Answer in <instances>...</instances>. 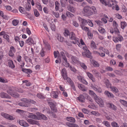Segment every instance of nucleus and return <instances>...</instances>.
Segmentation results:
<instances>
[{
	"label": "nucleus",
	"mask_w": 127,
	"mask_h": 127,
	"mask_svg": "<svg viewBox=\"0 0 127 127\" xmlns=\"http://www.w3.org/2000/svg\"><path fill=\"white\" fill-rule=\"evenodd\" d=\"M121 28L124 29L127 26V24L125 21L121 22Z\"/></svg>",
	"instance_id": "31"
},
{
	"label": "nucleus",
	"mask_w": 127,
	"mask_h": 127,
	"mask_svg": "<svg viewBox=\"0 0 127 127\" xmlns=\"http://www.w3.org/2000/svg\"><path fill=\"white\" fill-rule=\"evenodd\" d=\"M19 123L20 125L24 127H27L29 126L28 124L23 120L19 121Z\"/></svg>",
	"instance_id": "16"
},
{
	"label": "nucleus",
	"mask_w": 127,
	"mask_h": 127,
	"mask_svg": "<svg viewBox=\"0 0 127 127\" xmlns=\"http://www.w3.org/2000/svg\"><path fill=\"white\" fill-rule=\"evenodd\" d=\"M30 3H28L26 5V8L28 10H29L31 9V7Z\"/></svg>",
	"instance_id": "54"
},
{
	"label": "nucleus",
	"mask_w": 127,
	"mask_h": 127,
	"mask_svg": "<svg viewBox=\"0 0 127 127\" xmlns=\"http://www.w3.org/2000/svg\"><path fill=\"white\" fill-rule=\"evenodd\" d=\"M47 101H48L49 100ZM48 103L51 108V110L55 112H56L57 111V109L54 103L48 101Z\"/></svg>",
	"instance_id": "10"
},
{
	"label": "nucleus",
	"mask_w": 127,
	"mask_h": 127,
	"mask_svg": "<svg viewBox=\"0 0 127 127\" xmlns=\"http://www.w3.org/2000/svg\"><path fill=\"white\" fill-rule=\"evenodd\" d=\"M82 49L84 50V52L82 53V55L84 57L91 59L92 56L91 55L92 54L90 51L88 49L86 45L84 46H83Z\"/></svg>",
	"instance_id": "5"
},
{
	"label": "nucleus",
	"mask_w": 127,
	"mask_h": 127,
	"mask_svg": "<svg viewBox=\"0 0 127 127\" xmlns=\"http://www.w3.org/2000/svg\"><path fill=\"white\" fill-rule=\"evenodd\" d=\"M19 22V21L18 20L14 19L12 21V23L13 26H16L18 24Z\"/></svg>",
	"instance_id": "40"
},
{
	"label": "nucleus",
	"mask_w": 127,
	"mask_h": 127,
	"mask_svg": "<svg viewBox=\"0 0 127 127\" xmlns=\"http://www.w3.org/2000/svg\"><path fill=\"white\" fill-rule=\"evenodd\" d=\"M22 71L26 73H31L32 72V71L31 70H30L29 69H22Z\"/></svg>",
	"instance_id": "45"
},
{
	"label": "nucleus",
	"mask_w": 127,
	"mask_h": 127,
	"mask_svg": "<svg viewBox=\"0 0 127 127\" xmlns=\"http://www.w3.org/2000/svg\"><path fill=\"white\" fill-rule=\"evenodd\" d=\"M19 11L22 13L25 14L26 13L25 11L24 10V8L22 7H20L19 9Z\"/></svg>",
	"instance_id": "56"
},
{
	"label": "nucleus",
	"mask_w": 127,
	"mask_h": 127,
	"mask_svg": "<svg viewBox=\"0 0 127 127\" xmlns=\"http://www.w3.org/2000/svg\"><path fill=\"white\" fill-rule=\"evenodd\" d=\"M85 98L88 100L89 101L92 102L93 101V100L92 98L90 97V96H88V95H86V97H85Z\"/></svg>",
	"instance_id": "52"
},
{
	"label": "nucleus",
	"mask_w": 127,
	"mask_h": 127,
	"mask_svg": "<svg viewBox=\"0 0 127 127\" xmlns=\"http://www.w3.org/2000/svg\"><path fill=\"white\" fill-rule=\"evenodd\" d=\"M83 10L84 16L86 17L90 16L97 13L96 8L94 6L91 7L89 6H85Z\"/></svg>",
	"instance_id": "1"
},
{
	"label": "nucleus",
	"mask_w": 127,
	"mask_h": 127,
	"mask_svg": "<svg viewBox=\"0 0 127 127\" xmlns=\"http://www.w3.org/2000/svg\"><path fill=\"white\" fill-rule=\"evenodd\" d=\"M89 93L91 95L94 96V97L97 96L96 94L92 90H89Z\"/></svg>",
	"instance_id": "50"
},
{
	"label": "nucleus",
	"mask_w": 127,
	"mask_h": 127,
	"mask_svg": "<svg viewBox=\"0 0 127 127\" xmlns=\"http://www.w3.org/2000/svg\"><path fill=\"white\" fill-rule=\"evenodd\" d=\"M114 32L117 36H115L113 37V40L115 43L118 42L119 41H121L123 40L122 36L120 34V32L118 27L115 28L114 29Z\"/></svg>",
	"instance_id": "2"
},
{
	"label": "nucleus",
	"mask_w": 127,
	"mask_h": 127,
	"mask_svg": "<svg viewBox=\"0 0 127 127\" xmlns=\"http://www.w3.org/2000/svg\"><path fill=\"white\" fill-rule=\"evenodd\" d=\"M111 125L113 127H119L117 123L115 121L111 123Z\"/></svg>",
	"instance_id": "46"
},
{
	"label": "nucleus",
	"mask_w": 127,
	"mask_h": 127,
	"mask_svg": "<svg viewBox=\"0 0 127 127\" xmlns=\"http://www.w3.org/2000/svg\"><path fill=\"white\" fill-rule=\"evenodd\" d=\"M94 98L95 101L99 104L100 107H103L104 106V102L101 98L99 96H96L94 97Z\"/></svg>",
	"instance_id": "9"
},
{
	"label": "nucleus",
	"mask_w": 127,
	"mask_h": 127,
	"mask_svg": "<svg viewBox=\"0 0 127 127\" xmlns=\"http://www.w3.org/2000/svg\"><path fill=\"white\" fill-rule=\"evenodd\" d=\"M36 96L39 99H44L45 98V97L44 96L43 94L41 93L37 94Z\"/></svg>",
	"instance_id": "26"
},
{
	"label": "nucleus",
	"mask_w": 127,
	"mask_h": 127,
	"mask_svg": "<svg viewBox=\"0 0 127 127\" xmlns=\"http://www.w3.org/2000/svg\"><path fill=\"white\" fill-rule=\"evenodd\" d=\"M34 42L33 39H32V44H34ZM33 45L34 47L33 49L32 48V54H33L35 52L38 53L39 52V50L36 47H35L34 44H33Z\"/></svg>",
	"instance_id": "28"
},
{
	"label": "nucleus",
	"mask_w": 127,
	"mask_h": 127,
	"mask_svg": "<svg viewBox=\"0 0 127 127\" xmlns=\"http://www.w3.org/2000/svg\"><path fill=\"white\" fill-rule=\"evenodd\" d=\"M121 44H118L116 46V48L117 50H119L120 48L121 47Z\"/></svg>",
	"instance_id": "58"
},
{
	"label": "nucleus",
	"mask_w": 127,
	"mask_h": 127,
	"mask_svg": "<svg viewBox=\"0 0 127 127\" xmlns=\"http://www.w3.org/2000/svg\"><path fill=\"white\" fill-rule=\"evenodd\" d=\"M3 37L4 38L6 39L8 42H9V36L8 34H5L3 35Z\"/></svg>",
	"instance_id": "53"
},
{
	"label": "nucleus",
	"mask_w": 127,
	"mask_h": 127,
	"mask_svg": "<svg viewBox=\"0 0 127 127\" xmlns=\"http://www.w3.org/2000/svg\"><path fill=\"white\" fill-rule=\"evenodd\" d=\"M105 84L106 87L108 88H110L112 87L111 84L109 80L108 79H107L105 81Z\"/></svg>",
	"instance_id": "25"
},
{
	"label": "nucleus",
	"mask_w": 127,
	"mask_h": 127,
	"mask_svg": "<svg viewBox=\"0 0 127 127\" xmlns=\"http://www.w3.org/2000/svg\"><path fill=\"white\" fill-rule=\"evenodd\" d=\"M71 87L74 91H76V90L74 83L70 85Z\"/></svg>",
	"instance_id": "64"
},
{
	"label": "nucleus",
	"mask_w": 127,
	"mask_h": 127,
	"mask_svg": "<svg viewBox=\"0 0 127 127\" xmlns=\"http://www.w3.org/2000/svg\"><path fill=\"white\" fill-rule=\"evenodd\" d=\"M66 14L67 16H68V17H72L74 16L73 14H72L71 13L68 11H66Z\"/></svg>",
	"instance_id": "48"
},
{
	"label": "nucleus",
	"mask_w": 127,
	"mask_h": 127,
	"mask_svg": "<svg viewBox=\"0 0 127 127\" xmlns=\"http://www.w3.org/2000/svg\"><path fill=\"white\" fill-rule=\"evenodd\" d=\"M104 94L108 98H113L114 97L112 93L109 92L108 91H105L104 92Z\"/></svg>",
	"instance_id": "13"
},
{
	"label": "nucleus",
	"mask_w": 127,
	"mask_h": 127,
	"mask_svg": "<svg viewBox=\"0 0 127 127\" xmlns=\"http://www.w3.org/2000/svg\"><path fill=\"white\" fill-rule=\"evenodd\" d=\"M87 24L91 27H92L94 26V24L92 22V21L90 19L87 20Z\"/></svg>",
	"instance_id": "36"
},
{
	"label": "nucleus",
	"mask_w": 127,
	"mask_h": 127,
	"mask_svg": "<svg viewBox=\"0 0 127 127\" xmlns=\"http://www.w3.org/2000/svg\"><path fill=\"white\" fill-rule=\"evenodd\" d=\"M85 99L84 96L82 95H79V97H77V99H78L80 102L82 103L85 102Z\"/></svg>",
	"instance_id": "18"
},
{
	"label": "nucleus",
	"mask_w": 127,
	"mask_h": 127,
	"mask_svg": "<svg viewBox=\"0 0 127 127\" xmlns=\"http://www.w3.org/2000/svg\"><path fill=\"white\" fill-rule=\"evenodd\" d=\"M93 71H94V72H95V73L94 74L95 77L96 78H100L101 77V75L97 71L96 72V70L95 69L93 70Z\"/></svg>",
	"instance_id": "33"
},
{
	"label": "nucleus",
	"mask_w": 127,
	"mask_h": 127,
	"mask_svg": "<svg viewBox=\"0 0 127 127\" xmlns=\"http://www.w3.org/2000/svg\"><path fill=\"white\" fill-rule=\"evenodd\" d=\"M68 10L72 12H74L75 10L74 8L72 7H70L68 8Z\"/></svg>",
	"instance_id": "63"
},
{
	"label": "nucleus",
	"mask_w": 127,
	"mask_h": 127,
	"mask_svg": "<svg viewBox=\"0 0 127 127\" xmlns=\"http://www.w3.org/2000/svg\"><path fill=\"white\" fill-rule=\"evenodd\" d=\"M36 114L39 116V119L40 120V119L44 120H47V118L43 114L39 112H37L36 113Z\"/></svg>",
	"instance_id": "15"
},
{
	"label": "nucleus",
	"mask_w": 127,
	"mask_h": 127,
	"mask_svg": "<svg viewBox=\"0 0 127 127\" xmlns=\"http://www.w3.org/2000/svg\"><path fill=\"white\" fill-rule=\"evenodd\" d=\"M26 43L28 45H32V38L30 37L28 38L26 41Z\"/></svg>",
	"instance_id": "30"
},
{
	"label": "nucleus",
	"mask_w": 127,
	"mask_h": 127,
	"mask_svg": "<svg viewBox=\"0 0 127 127\" xmlns=\"http://www.w3.org/2000/svg\"><path fill=\"white\" fill-rule=\"evenodd\" d=\"M55 3V9L56 10L58 11L59 9L60 4L57 1H56Z\"/></svg>",
	"instance_id": "43"
},
{
	"label": "nucleus",
	"mask_w": 127,
	"mask_h": 127,
	"mask_svg": "<svg viewBox=\"0 0 127 127\" xmlns=\"http://www.w3.org/2000/svg\"><path fill=\"white\" fill-rule=\"evenodd\" d=\"M0 95L1 97L2 98H11L6 93L4 92H1Z\"/></svg>",
	"instance_id": "19"
},
{
	"label": "nucleus",
	"mask_w": 127,
	"mask_h": 127,
	"mask_svg": "<svg viewBox=\"0 0 127 127\" xmlns=\"http://www.w3.org/2000/svg\"><path fill=\"white\" fill-rule=\"evenodd\" d=\"M16 112L20 114L23 118L26 119H27L28 118H31L32 117V114L28 112L19 109H17Z\"/></svg>",
	"instance_id": "3"
},
{
	"label": "nucleus",
	"mask_w": 127,
	"mask_h": 127,
	"mask_svg": "<svg viewBox=\"0 0 127 127\" xmlns=\"http://www.w3.org/2000/svg\"><path fill=\"white\" fill-rule=\"evenodd\" d=\"M61 6L63 7L65 6V4L67 3L65 0H61Z\"/></svg>",
	"instance_id": "49"
},
{
	"label": "nucleus",
	"mask_w": 127,
	"mask_h": 127,
	"mask_svg": "<svg viewBox=\"0 0 127 127\" xmlns=\"http://www.w3.org/2000/svg\"><path fill=\"white\" fill-rule=\"evenodd\" d=\"M120 102L125 106L127 107V101L124 100L120 99Z\"/></svg>",
	"instance_id": "34"
},
{
	"label": "nucleus",
	"mask_w": 127,
	"mask_h": 127,
	"mask_svg": "<svg viewBox=\"0 0 127 127\" xmlns=\"http://www.w3.org/2000/svg\"><path fill=\"white\" fill-rule=\"evenodd\" d=\"M79 64H80L81 66L84 69L86 70L87 69V66L84 63H82L80 62Z\"/></svg>",
	"instance_id": "38"
},
{
	"label": "nucleus",
	"mask_w": 127,
	"mask_h": 127,
	"mask_svg": "<svg viewBox=\"0 0 127 127\" xmlns=\"http://www.w3.org/2000/svg\"><path fill=\"white\" fill-rule=\"evenodd\" d=\"M8 65L11 68H13L15 67L13 61L11 60H9L8 61Z\"/></svg>",
	"instance_id": "17"
},
{
	"label": "nucleus",
	"mask_w": 127,
	"mask_h": 127,
	"mask_svg": "<svg viewBox=\"0 0 127 127\" xmlns=\"http://www.w3.org/2000/svg\"><path fill=\"white\" fill-rule=\"evenodd\" d=\"M61 55L62 56L63 59L64 61H66V58L65 56V54L63 52L61 51L60 53Z\"/></svg>",
	"instance_id": "44"
},
{
	"label": "nucleus",
	"mask_w": 127,
	"mask_h": 127,
	"mask_svg": "<svg viewBox=\"0 0 127 127\" xmlns=\"http://www.w3.org/2000/svg\"><path fill=\"white\" fill-rule=\"evenodd\" d=\"M79 20L80 23V26L83 30H84L83 28L87 24V20L85 19L80 18H79Z\"/></svg>",
	"instance_id": "11"
},
{
	"label": "nucleus",
	"mask_w": 127,
	"mask_h": 127,
	"mask_svg": "<svg viewBox=\"0 0 127 127\" xmlns=\"http://www.w3.org/2000/svg\"><path fill=\"white\" fill-rule=\"evenodd\" d=\"M57 39L60 42H64V38L63 37L61 36L60 34H57Z\"/></svg>",
	"instance_id": "23"
},
{
	"label": "nucleus",
	"mask_w": 127,
	"mask_h": 127,
	"mask_svg": "<svg viewBox=\"0 0 127 127\" xmlns=\"http://www.w3.org/2000/svg\"><path fill=\"white\" fill-rule=\"evenodd\" d=\"M21 100L22 102L19 103L18 104L22 106H28L27 104H29L31 101V99L25 98L21 99Z\"/></svg>",
	"instance_id": "8"
},
{
	"label": "nucleus",
	"mask_w": 127,
	"mask_h": 127,
	"mask_svg": "<svg viewBox=\"0 0 127 127\" xmlns=\"http://www.w3.org/2000/svg\"><path fill=\"white\" fill-rule=\"evenodd\" d=\"M93 88L98 93H100L102 92V89L100 87H98L97 86H93Z\"/></svg>",
	"instance_id": "20"
},
{
	"label": "nucleus",
	"mask_w": 127,
	"mask_h": 127,
	"mask_svg": "<svg viewBox=\"0 0 127 127\" xmlns=\"http://www.w3.org/2000/svg\"><path fill=\"white\" fill-rule=\"evenodd\" d=\"M98 30L99 32L102 34H103L105 32V29L102 27H98Z\"/></svg>",
	"instance_id": "32"
},
{
	"label": "nucleus",
	"mask_w": 127,
	"mask_h": 127,
	"mask_svg": "<svg viewBox=\"0 0 127 127\" xmlns=\"http://www.w3.org/2000/svg\"><path fill=\"white\" fill-rule=\"evenodd\" d=\"M73 24L76 27H77L79 26L78 23L75 21H73Z\"/></svg>",
	"instance_id": "62"
},
{
	"label": "nucleus",
	"mask_w": 127,
	"mask_h": 127,
	"mask_svg": "<svg viewBox=\"0 0 127 127\" xmlns=\"http://www.w3.org/2000/svg\"><path fill=\"white\" fill-rule=\"evenodd\" d=\"M110 89L113 92L116 93H117L119 92V90L118 89L115 87L113 86Z\"/></svg>",
	"instance_id": "35"
},
{
	"label": "nucleus",
	"mask_w": 127,
	"mask_h": 127,
	"mask_svg": "<svg viewBox=\"0 0 127 127\" xmlns=\"http://www.w3.org/2000/svg\"><path fill=\"white\" fill-rule=\"evenodd\" d=\"M66 119L68 121L72 122L73 123H74L75 122V119L73 117H66Z\"/></svg>",
	"instance_id": "24"
},
{
	"label": "nucleus",
	"mask_w": 127,
	"mask_h": 127,
	"mask_svg": "<svg viewBox=\"0 0 127 127\" xmlns=\"http://www.w3.org/2000/svg\"><path fill=\"white\" fill-rule=\"evenodd\" d=\"M87 74L89 77L91 79L93 82H95V78L93 77V75L89 72L87 73Z\"/></svg>",
	"instance_id": "29"
},
{
	"label": "nucleus",
	"mask_w": 127,
	"mask_h": 127,
	"mask_svg": "<svg viewBox=\"0 0 127 127\" xmlns=\"http://www.w3.org/2000/svg\"><path fill=\"white\" fill-rule=\"evenodd\" d=\"M62 75L63 78L64 80H66L67 82L70 85L74 83L71 78L67 76V72L66 69L65 68L63 69L61 71Z\"/></svg>",
	"instance_id": "4"
},
{
	"label": "nucleus",
	"mask_w": 127,
	"mask_h": 127,
	"mask_svg": "<svg viewBox=\"0 0 127 127\" xmlns=\"http://www.w3.org/2000/svg\"><path fill=\"white\" fill-rule=\"evenodd\" d=\"M102 123L107 127H111V125L110 123L107 121H104Z\"/></svg>",
	"instance_id": "41"
},
{
	"label": "nucleus",
	"mask_w": 127,
	"mask_h": 127,
	"mask_svg": "<svg viewBox=\"0 0 127 127\" xmlns=\"http://www.w3.org/2000/svg\"><path fill=\"white\" fill-rule=\"evenodd\" d=\"M115 3L113 2V1H111L108 2L107 4V5L109 7H112L113 9H114L115 8Z\"/></svg>",
	"instance_id": "21"
},
{
	"label": "nucleus",
	"mask_w": 127,
	"mask_h": 127,
	"mask_svg": "<svg viewBox=\"0 0 127 127\" xmlns=\"http://www.w3.org/2000/svg\"><path fill=\"white\" fill-rule=\"evenodd\" d=\"M71 33L69 35L70 39L72 40H75V41H72L71 43L75 44L76 43L77 45H80V43L79 42V39L75 37V34L73 32H71Z\"/></svg>",
	"instance_id": "7"
},
{
	"label": "nucleus",
	"mask_w": 127,
	"mask_h": 127,
	"mask_svg": "<svg viewBox=\"0 0 127 127\" xmlns=\"http://www.w3.org/2000/svg\"><path fill=\"white\" fill-rule=\"evenodd\" d=\"M34 14L35 16L36 17H38L40 15V14L36 9L33 10Z\"/></svg>",
	"instance_id": "39"
},
{
	"label": "nucleus",
	"mask_w": 127,
	"mask_h": 127,
	"mask_svg": "<svg viewBox=\"0 0 127 127\" xmlns=\"http://www.w3.org/2000/svg\"><path fill=\"white\" fill-rule=\"evenodd\" d=\"M32 119H36V120H39V116H36L34 114H33L32 113Z\"/></svg>",
	"instance_id": "57"
},
{
	"label": "nucleus",
	"mask_w": 127,
	"mask_h": 127,
	"mask_svg": "<svg viewBox=\"0 0 127 127\" xmlns=\"http://www.w3.org/2000/svg\"><path fill=\"white\" fill-rule=\"evenodd\" d=\"M45 52L43 48H42L40 52V54L41 56L42 57H44L45 56Z\"/></svg>",
	"instance_id": "60"
},
{
	"label": "nucleus",
	"mask_w": 127,
	"mask_h": 127,
	"mask_svg": "<svg viewBox=\"0 0 127 127\" xmlns=\"http://www.w3.org/2000/svg\"><path fill=\"white\" fill-rule=\"evenodd\" d=\"M107 106L109 108L116 111L117 110V107L115 105L111 103H108L106 104Z\"/></svg>",
	"instance_id": "12"
},
{
	"label": "nucleus",
	"mask_w": 127,
	"mask_h": 127,
	"mask_svg": "<svg viewBox=\"0 0 127 127\" xmlns=\"http://www.w3.org/2000/svg\"><path fill=\"white\" fill-rule=\"evenodd\" d=\"M1 115L4 118L7 119L8 116V114L4 112H2L1 113Z\"/></svg>",
	"instance_id": "55"
},
{
	"label": "nucleus",
	"mask_w": 127,
	"mask_h": 127,
	"mask_svg": "<svg viewBox=\"0 0 127 127\" xmlns=\"http://www.w3.org/2000/svg\"><path fill=\"white\" fill-rule=\"evenodd\" d=\"M94 22L99 26H102V22L99 20H95Z\"/></svg>",
	"instance_id": "42"
},
{
	"label": "nucleus",
	"mask_w": 127,
	"mask_h": 127,
	"mask_svg": "<svg viewBox=\"0 0 127 127\" xmlns=\"http://www.w3.org/2000/svg\"><path fill=\"white\" fill-rule=\"evenodd\" d=\"M87 35L89 38L90 39L92 38L93 37V34L92 33H91V31H88L87 33Z\"/></svg>",
	"instance_id": "47"
},
{
	"label": "nucleus",
	"mask_w": 127,
	"mask_h": 127,
	"mask_svg": "<svg viewBox=\"0 0 127 127\" xmlns=\"http://www.w3.org/2000/svg\"><path fill=\"white\" fill-rule=\"evenodd\" d=\"M9 51L15 53V49L13 46H11L10 47Z\"/></svg>",
	"instance_id": "61"
},
{
	"label": "nucleus",
	"mask_w": 127,
	"mask_h": 127,
	"mask_svg": "<svg viewBox=\"0 0 127 127\" xmlns=\"http://www.w3.org/2000/svg\"><path fill=\"white\" fill-rule=\"evenodd\" d=\"M93 65L95 67H99V64L96 61H94L93 62Z\"/></svg>",
	"instance_id": "51"
},
{
	"label": "nucleus",
	"mask_w": 127,
	"mask_h": 127,
	"mask_svg": "<svg viewBox=\"0 0 127 127\" xmlns=\"http://www.w3.org/2000/svg\"><path fill=\"white\" fill-rule=\"evenodd\" d=\"M71 59L72 62V64H79L80 62L79 61V59L76 57L73 56L71 57Z\"/></svg>",
	"instance_id": "14"
},
{
	"label": "nucleus",
	"mask_w": 127,
	"mask_h": 127,
	"mask_svg": "<svg viewBox=\"0 0 127 127\" xmlns=\"http://www.w3.org/2000/svg\"><path fill=\"white\" fill-rule=\"evenodd\" d=\"M7 119L9 120H13L15 119V118L12 116H10L8 115V117Z\"/></svg>",
	"instance_id": "59"
},
{
	"label": "nucleus",
	"mask_w": 127,
	"mask_h": 127,
	"mask_svg": "<svg viewBox=\"0 0 127 127\" xmlns=\"http://www.w3.org/2000/svg\"><path fill=\"white\" fill-rule=\"evenodd\" d=\"M78 86L79 89L83 92L85 91L86 90L84 86L81 84H78Z\"/></svg>",
	"instance_id": "27"
},
{
	"label": "nucleus",
	"mask_w": 127,
	"mask_h": 127,
	"mask_svg": "<svg viewBox=\"0 0 127 127\" xmlns=\"http://www.w3.org/2000/svg\"><path fill=\"white\" fill-rule=\"evenodd\" d=\"M14 88L13 87H9L7 90V92L12 96L17 98L19 97V95L16 93L14 92Z\"/></svg>",
	"instance_id": "6"
},
{
	"label": "nucleus",
	"mask_w": 127,
	"mask_h": 127,
	"mask_svg": "<svg viewBox=\"0 0 127 127\" xmlns=\"http://www.w3.org/2000/svg\"><path fill=\"white\" fill-rule=\"evenodd\" d=\"M91 48L93 50L97 49V46L95 42L93 41H91L90 44Z\"/></svg>",
	"instance_id": "22"
},
{
	"label": "nucleus",
	"mask_w": 127,
	"mask_h": 127,
	"mask_svg": "<svg viewBox=\"0 0 127 127\" xmlns=\"http://www.w3.org/2000/svg\"><path fill=\"white\" fill-rule=\"evenodd\" d=\"M71 32L70 33L69 31L67 29H65V32L64 33V35L65 36L67 37L69 35L71 34Z\"/></svg>",
	"instance_id": "37"
}]
</instances>
